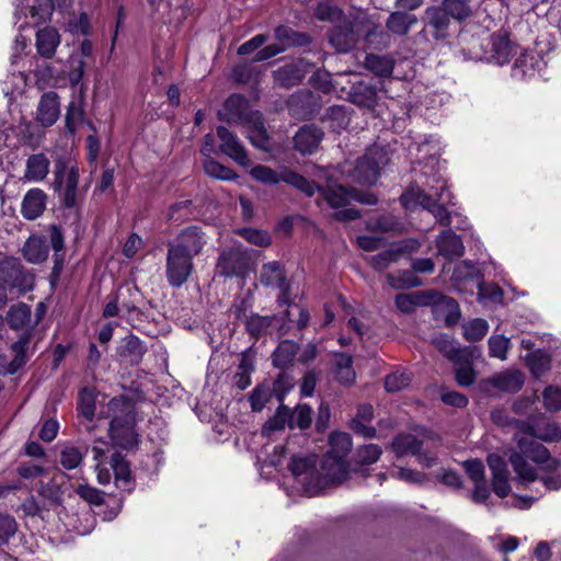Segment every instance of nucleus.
<instances>
[{
  "label": "nucleus",
  "instance_id": "obj_10",
  "mask_svg": "<svg viewBox=\"0 0 561 561\" xmlns=\"http://www.w3.org/2000/svg\"><path fill=\"white\" fill-rule=\"evenodd\" d=\"M32 277L25 272L18 259L7 257L0 261V282L21 291L31 289Z\"/></svg>",
  "mask_w": 561,
  "mask_h": 561
},
{
  "label": "nucleus",
  "instance_id": "obj_51",
  "mask_svg": "<svg viewBox=\"0 0 561 561\" xmlns=\"http://www.w3.org/2000/svg\"><path fill=\"white\" fill-rule=\"evenodd\" d=\"M481 357V350L477 346H465L461 347L459 344L454 350L453 354L448 358L458 367L473 364L476 359Z\"/></svg>",
  "mask_w": 561,
  "mask_h": 561
},
{
  "label": "nucleus",
  "instance_id": "obj_35",
  "mask_svg": "<svg viewBox=\"0 0 561 561\" xmlns=\"http://www.w3.org/2000/svg\"><path fill=\"white\" fill-rule=\"evenodd\" d=\"M49 248L45 237L31 236L24 243L23 256L32 264H39L47 260Z\"/></svg>",
  "mask_w": 561,
  "mask_h": 561
},
{
  "label": "nucleus",
  "instance_id": "obj_42",
  "mask_svg": "<svg viewBox=\"0 0 561 561\" xmlns=\"http://www.w3.org/2000/svg\"><path fill=\"white\" fill-rule=\"evenodd\" d=\"M299 345L291 340L282 341L273 353V365L277 368H286L293 364L298 354Z\"/></svg>",
  "mask_w": 561,
  "mask_h": 561
},
{
  "label": "nucleus",
  "instance_id": "obj_56",
  "mask_svg": "<svg viewBox=\"0 0 561 561\" xmlns=\"http://www.w3.org/2000/svg\"><path fill=\"white\" fill-rule=\"evenodd\" d=\"M411 374L407 370H396L385 378V388L388 392L405 389L411 383Z\"/></svg>",
  "mask_w": 561,
  "mask_h": 561
},
{
  "label": "nucleus",
  "instance_id": "obj_41",
  "mask_svg": "<svg viewBox=\"0 0 561 561\" xmlns=\"http://www.w3.org/2000/svg\"><path fill=\"white\" fill-rule=\"evenodd\" d=\"M275 38L278 41L277 46H283L284 51L293 46H306L311 38L306 33L296 32L293 28L279 25L274 31Z\"/></svg>",
  "mask_w": 561,
  "mask_h": 561
},
{
  "label": "nucleus",
  "instance_id": "obj_55",
  "mask_svg": "<svg viewBox=\"0 0 561 561\" xmlns=\"http://www.w3.org/2000/svg\"><path fill=\"white\" fill-rule=\"evenodd\" d=\"M78 410L84 419L91 421L95 414V394L89 388H83L79 393Z\"/></svg>",
  "mask_w": 561,
  "mask_h": 561
},
{
  "label": "nucleus",
  "instance_id": "obj_7",
  "mask_svg": "<svg viewBox=\"0 0 561 561\" xmlns=\"http://www.w3.org/2000/svg\"><path fill=\"white\" fill-rule=\"evenodd\" d=\"M192 256L168 248L165 261V277L171 287L184 285L194 271Z\"/></svg>",
  "mask_w": 561,
  "mask_h": 561
},
{
  "label": "nucleus",
  "instance_id": "obj_31",
  "mask_svg": "<svg viewBox=\"0 0 561 561\" xmlns=\"http://www.w3.org/2000/svg\"><path fill=\"white\" fill-rule=\"evenodd\" d=\"M146 352V345L135 335L125 337L117 348L119 357L129 365H138Z\"/></svg>",
  "mask_w": 561,
  "mask_h": 561
},
{
  "label": "nucleus",
  "instance_id": "obj_61",
  "mask_svg": "<svg viewBox=\"0 0 561 561\" xmlns=\"http://www.w3.org/2000/svg\"><path fill=\"white\" fill-rule=\"evenodd\" d=\"M19 525L15 518L9 514L0 512V546L7 545L16 534Z\"/></svg>",
  "mask_w": 561,
  "mask_h": 561
},
{
  "label": "nucleus",
  "instance_id": "obj_4",
  "mask_svg": "<svg viewBox=\"0 0 561 561\" xmlns=\"http://www.w3.org/2000/svg\"><path fill=\"white\" fill-rule=\"evenodd\" d=\"M389 162L387 152L380 148L369 149L357 159L351 171V178L363 185H373L379 178L380 170Z\"/></svg>",
  "mask_w": 561,
  "mask_h": 561
},
{
  "label": "nucleus",
  "instance_id": "obj_32",
  "mask_svg": "<svg viewBox=\"0 0 561 561\" xmlns=\"http://www.w3.org/2000/svg\"><path fill=\"white\" fill-rule=\"evenodd\" d=\"M417 22L419 19L415 14L405 11H394L389 14L386 27L389 34L405 36Z\"/></svg>",
  "mask_w": 561,
  "mask_h": 561
},
{
  "label": "nucleus",
  "instance_id": "obj_11",
  "mask_svg": "<svg viewBox=\"0 0 561 561\" xmlns=\"http://www.w3.org/2000/svg\"><path fill=\"white\" fill-rule=\"evenodd\" d=\"M486 57L485 61L493 62L499 66L507 64L516 54L514 45L511 43L505 32H496L486 38Z\"/></svg>",
  "mask_w": 561,
  "mask_h": 561
},
{
  "label": "nucleus",
  "instance_id": "obj_30",
  "mask_svg": "<svg viewBox=\"0 0 561 561\" xmlns=\"http://www.w3.org/2000/svg\"><path fill=\"white\" fill-rule=\"evenodd\" d=\"M237 318L244 322L247 332L254 339H259L272 327L274 316H261L255 312L247 314L245 311H238Z\"/></svg>",
  "mask_w": 561,
  "mask_h": 561
},
{
  "label": "nucleus",
  "instance_id": "obj_28",
  "mask_svg": "<svg viewBox=\"0 0 561 561\" xmlns=\"http://www.w3.org/2000/svg\"><path fill=\"white\" fill-rule=\"evenodd\" d=\"M30 332H23L19 339L12 343L10 350L13 353V358L10 363H5V373L9 375L15 374L20 370L28 360L27 351L31 343Z\"/></svg>",
  "mask_w": 561,
  "mask_h": 561
},
{
  "label": "nucleus",
  "instance_id": "obj_59",
  "mask_svg": "<svg viewBox=\"0 0 561 561\" xmlns=\"http://www.w3.org/2000/svg\"><path fill=\"white\" fill-rule=\"evenodd\" d=\"M489 355L491 357L499 358L501 360H505L507 356V351L511 346L510 339L504 335H492L489 341Z\"/></svg>",
  "mask_w": 561,
  "mask_h": 561
},
{
  "label": "nucleus",
  "instance_id": "obj_64",
  "mask_svg": "<svg viewBox=\"0 0 561 561\" xmlns=\"http://www.w3.org/2000/svg\"><path fill=\"white\" fill-rule=\"evenodd\" d=\"M238 234L244 238L248 242L259 247H268L272 242L270 234L264 230L242 228L238 230Z\"/></svg>",
  "mask_w": 561,
  "mask_h": 561
},
{
  "label": "nucleus",
  "instance_id": "obj_1",
  "mask_svg": "<svg viewBox=\"0 0 561 561\" xmlns=\"http://www.w3.org/2000/svg\"><path fill=\"white\" fill-rule=\"evenodd\" d=\"M516 432L513 434L518 451L513 450L508 455V460L522 483H530L537 480V470L530 466L526 459L529 458L536 463H546V469L556 470L560 461L551 458L547 447L542 442L561 440V428L553 422L545 419H529L528 421H515Z\"/></svg>",
  "mask_w": 561,
  "mask_h": 561
},
{
  "label": "nucleus",
  "instance_id": "obj_44",
  "mask_svg": "<svg viewBox=\"0 0 561 561\" xmlns=\"http://www.w3.org/2000/svg\"><path fill=\"white\" fill-rule=\"evenodd\" d=\"M322 119L329 123V128L332 131L340 133L350 125L351 116L345 106L333 105L325 111Z\"/></svg>",
  "mask_w": 561,
  "mask_h": 561
},
{
  "label": "nucleus",
  "instance_id": "obj_54",
  "mask_svg": "<svg viewBox=\"0 0 561 561\" xmlns=\"http://www.w3.org/2000/svg\"><path fill=\"white\" fill-rule=\"evenodd\" d=\"M463 336L469 342L482 340L489 330V324L484 319H473L463 324Z\"/></svg>",
  "mask_w": 561,
  "mask_h": 561
},
{
  "label": "nucleus",
  "instance_id": "obj_15",
  "mask_svg": "<svg viewBox=\"0 0 561 561\" xmlns=\"http://www.w3.org/2000/svg\"><path fill=\"white\" fill-rule=\"evenodd\" d=\"M249 112V102L241 94L230 95L225 104L224 112H219V118L227 123L247 124L252 119V114Z\"/></svg>",
  "mask_w": 561,
  "mask_h": 561
},
{
  "label": "nucleus",
  "instance_id": "obj_49",
  "mask_svg": "<svg viewBox=\"0 0 561 561\" xmlns=\"http://www.w3.org/2000/svg\"><path fill=\"white\" fill-rule=\"evenodd\" d=\"M290 423V409L280 402V405L276 410V413L271 417L263 426V434L270 435L272 432L284 430L286 426L289 427Z\"/></svg>",
  "mask_w": 561,
  "mask_h": 561
},
{
  "label": "nucleus",
  "instance_id": "obj_45",
  "mask_svg": "<svg viewBox=\"0 0 561 561\" xmlns=\"http://www.w3.org/2000/svg\"><path fill=\"white\" fill-rule=\"evenodd\" d=\"M364 66L379 77H390L393 71L394 60L390 56L367 54Z\"/></svg>",
  "mask_w": 561,
  "mask_h": 561
},
{
  "label": "nucleus",
  "instance_id": "obj_50",
  "mask_svg": "<svg viewBox=\"0 0 561 561\" xmlns=\"http://www.w3.org/2000/svg\"><path fill=\"white\" fill-rule=\"evenodd\" d=\"M329 443L330 449L327 454H332L341 458H345L352 448L351 436L342 432L331 434Z\"/></svg>",
  "mask_w": 561,
  "mask_h": 561
},
{
  "label": "nucleus",
  "instance_id": "obj_46",
  "mask_svg": "<svg viewBox=\"0 0 561 561\" xmlns=\"http://www.w3.org/2000/svg\"><path fill=\"white\" fill-rule=\"evenodd\" d=\"M334 374L337 381L342 385L350 386L355 381V371L353 369V358L345 353L336 354Z\"/></svg>",
  "mask_w": 561,
  "mask_h": 561
},
{
  "label": "nucleus",
  "instance_id": "obj_37",
  "mask_svg": "<svg viewBox=\"0 0 561 561\" xmlns=\"http://www.w3.org/2000/svg\"><path fill=\"white\" fill-rule=\"evenodd\" d=\"M111 468L115 477V484L118 489L130 491L131 489V472L129 462L124 458L121 453H114L111 456Z\"/></svg>",
  "mask_w": 561,
  "mask_h": 561
},
{
  "label": "nucleus",
  "instance_id": "obj_9",
  "mask_svg": "<svg viewBox=\"0 0 561 561\" xmlns=\"http://www.w3.org/2000/svg\"><path fill=\"white\" fill-rule=\"evenodd\" d=\"M249 257L239 245L224 251L216 265L217 273L225 277L241 276L248 270Z\"/></svg>",
  "mask_w": 561,
  "mask_h": 561
},
{
  "label": "nucleus",
  "instance_id": "obj_38",
  "mask_svg": "<svg viewBox=\"0 0 561 561\" xmlns=\"http://www.w3.org/2000/svg\"><path fill=\"white\" fill-rule=\"evenodd\" d=\"M422 446L423 442L414 435L410 433H400L394 436L390 447L396 456L400 458L409 454L413 456L419 455Z\"/></svg>",
  "mask_w": 561,
  "mask_h": 561
},
{
  "label": "nucleus",
  "instance_id": "obj_47",
  "mask_svg": "<svg viewBox=\"0 0 561 561\" xmlns=\"http://www.w3.org/2000/svg\"><path fill=\"white\" fill-rule=\"evenodd\" d=\"M471 0H443L439 5L450 20L463 21L471 15Z\"/></svg>",
  "mask_w": 561,
  "mask_h": 561
},
{
  "label": "nucleus",
  "instance_id": "obj_57",
  "mask_svg": "<svg viewBox=\"0 0 561 561\" xmlns=\"http://www.w3.org/2000/svg\"><path fill=\"white\" fill-rule=\"evenodd\" d=\"M116 298L122 311L130 313L137 309V302L139 300V291L136 287L121 288Z\"/></svg>",
  "mask_w": 561,
  "mask_h": 561
},
{
  "label": "nucleus",
  "instance_id": "obj_18",
  "mask_svg": "<svg viewBox=\"0 0 561 561\" xmlns=\"http://www.w3.org/2000/svg\"><path fill=\"white\" fill-rule=\"evenodd\" d=\"M319 474L324 485L343 482L348 474L345 458L325 454L321 460Z\"/></svg>",
  "mask_w": 561,
  "mask_h": 561
},
{
  "label": "nucleus",
  "instance_id": "obj_39",
  "mask_svg": "<svg viewBox=\"0 0 561 561\" xmlns=\"http://www.w3.org/2000/svg\"><path fill=\"white\" fill-rule=\"evenodd\" d=\"M482 274L480 273L479 268L470 261H461L458 264H456L451 279L456 283H472L474 284L480 290L482 288Z\"/></svg>",
  "mask_w": 561,
  "mask_h": 561
},
{
  "label": "nucleus",
  "instance_id": "obj_26",
  "mask_svg": "<svg viewBox=\"0 0 561 561\" xmlns=\"http://www.w3.org/2000/svg\"><path fill=\"white\" fill-rule=\"evenodd\" d=\"M47 195L39 188L30 190L22 202L21 213L27 220L38 218L46 208Z\"/></svg>",
  "mask_w": 561,
  "mask_h": 561
},
{
  "label": "nucleus",
  "instance_id": "obj_17",
  "mask_svg": "<svg viewBox=\"0 0 561 561\" xmlns=\"http://www.w3.org/2000/svg\"><path fill=\"white\" fill-rule=\"evenodd\" d=\"M3 322L13 331L30 332L33 335L37 321L32 319V309L24 302L12 305L7 311Z\"/></svg>",
  "mask_w": 561,
  "mask_h": 561
},
{
  "label": "nucleus",
  "instance_id": "obj_53",
  "mask_svg": "<svg viewBox=\"0 0 561 561\" xmlns=\"http://www.w3.org/2000/svg\"><path fill=\"white\" fill-rule=\"evenodd\" d=\"M312 410L308 404H298L294 411L290 410L289 428L298 427L307 430L311 425Z\"/></svg>",
  "mask_w": 561,
  "mask_h": 561
},
{
  "label": "nucleus",
  "instance_id": "obj_27",
  "mask_svg": "<svg viewBox=\"0 0 561 561\" xmlns=\"http://www.w3.org/2000/svg\"><path fill=\"white\" fill-rule=\"evenodd\" d=\"M458 43L465 58L471 60H485L486 57V38L481 39L478 36L462 32L458 36Z\"/></svg>",
  "mask_w": 561,
  "mask_h": 561
},
{
  "label": "nucleus",
  "instance_id": "obj_6",
  "mask_svg": "<svg viewBox=\"0 0 561 561\" xmlns=\"http://www.w3.org/2000/svg\"><path fill=\"white\" fill-rule=\"evenodd\" d=\"M54 187L62 192V205L66 208H75L78 206V183H79V169L76 165L67 169L62 160H58L55 164L54 171Z\"/></svg>",
  "mask_w": 561,
  "mask_h": 561
},
{
  "label": "nucleus",
  "instance_id": "obj_40",
  "mask_svg": "<svg viewBox=\"0 0 561 561\" xmlns=\"http://www.w3.org/2000/svg\"><path fill=\"white\" fill-rule=\"evenodd\" d=\"M50 162L44 153L32 154L26 160L24 178L28 181H43L49 172Z\"/></svg>",
  "mask_w": 561,
  "mask_h": 561
},
{
  "label": "nucleus",
  "instance_id": "obj_12",
  "mask_svg": "<svg viewBox=\"0 0 561 561\" xmlns=\"http://www.w3.org/2000/svg\"><path fill=\"white\" fill-rule=\"evenodd\" d=\"M357 30L366 46L373 49H383L390 45V34L367 15L357 18Z\"/></svg>",
  "mask_w": 561,
  "mask_h": 561
},
{
  "label": "nucleus",
  "instance_id": "obj_3",
  "mask_svg": "<svg viewBox=\"0 0 561 561\" xmlns=\"http://www.w3.org/2000/svg\"><path fill=\"white\" fill-rule=\"evenodd\" d=\"M250 174L255 181L266 185H276L284 182L308 197L313 196L316 191L319 190L316 182L309 181L304 175L285 167L276 171L266 165L259 164L251 169Z\"/></svg>",
  "mask_w": 561,
  "mask_h": 561
},
{
  "label": "nucleus",
  "instance_id": "obj_14",
  "mask_svg": "<svg viewBox=\"0 0 561 561\" xmlns=\"http://www.w3.org/2000/svg\"><path fill=\"white\" fill-rule=\"evenodd\" d=\"M219 150L242 167L250 165V159L239 138L225 126L217 127Z\"/></svg>",
  "mask_w": 561,
  "mask_h": 561
},
{
  "label": "nucleus",
  "instance_id": "obj_33",
  "mask_svg": "<svg viewBox=\"0 0 561 561\" xmlns=\"http://www.w3.org/2000/svg\"><path fill=\"white\" fill-rule=\"evenodd\" d=\"M348 99L359 107L373 108L377 104V90L374 85L359 81L352 84Z\"/></svg>",
  "mask_w": 561,
  "mask_h": 561
},
{
  "label": "nucleus",
  "instance_id": "obj_23",
  "mask_svg": "<svg viewBox=\"0 0 561 561\" xmlns=\"http://www.w3.org/2000/svg\"><path fill=\"white\" fill-rule=\"evenodd\" d=\"M306 75L305 64L296 61L286 64L273 72L274 82L284 88H291L301 82Z\"/></svg>",
  "mask_w": 561,
  "mask_h": 561
},
{
  "label": "nucleus",
  "instance_id": "obj_29",
  "mask_svg": "<svg viewBox=\"0 0 561 561\" xmlns=\"http://www.w3.org/2000/svg\"><path fill=\"white\" fill-rule=\"evenodd\" d=\"M316 185L319 187L316 193H321L332 208L344 207L352 201V192L344 185L333 182H328L325 186H321L317 183Z\"/></svg>",
  "mask_w": 561,
  "mask_h": 561
},
{
  "label": "nucleus",
  "instance_id": "obj_13",
  "mask_svg": "<svg viewBox=\"0 0 561 561\" xmlns=\"http://www.w3.org/2000/svg\"><path fill=\"white\" fill-rule=\"evenodd\" d=\"M360 37L357 30V18L354 22L344 20L336 24L330 32L329 38L332 46L340 53H347L355 47Z\"/></svg>",
  "mask_w": 561,
  "mask_h": 561
},
{
  "label": "nucleus",
  "instance_id": "obj_36",
  "mask_svg": "<svg viewBox=\"0 0 561 561\" xmlns=\"http://www.w3.org/2000/svg\"><path fill=\"white\" fill-rule=\"evenodd\" d=\"M249 125V136L251 144L256 148L268 151L271 148L270 137L264 126V121L260 112H255L252 114V119Z\"/></svg>",
  "mask_w": 561,
  "mask_h": 561
},
{
  "label": "nucleus",
  "instance_id": "obj_16",
  "mask_svg": "<svg viewBox=\"0 0 561 561\" xmlns=\"http://www.w3.org/2000/svg\"><path fill=\"white\" fill-rule=\"evenodd\" d=\"M486 462L492 473V489L494 493L499 497H506L512 489L508 482L510 471L504 458L497 454H490Z\"/></svg>",
  "mask_w": 561,
  "mask_h": 561
},
{
  "label": "nucleus",
  "instance_id": "obj_34",
  "mask_svg": "<svg viewBox=\"0 0 561 561\" xmlns=\"http://www.w3.org/2000/svg\"><path fill=\"white\" fill-rule=\"evenodd\" d=\"M259 280L264 287L279 288L287 284L286 272L279 262L272 261L262 265Z\"/></svg>",
  "mask_w": 561,
  "mask_h": 561
},
{
  "label": "nucleus",
  "instance_id": "obj_21",
  "mask_svg": "<svg viewBox=\"0 0 561 561\" xmlns=\"http://www.w3.org/2000/svg\"><path fill=\"white\" fill-rule=\"evenodd\" d=\"M60 34L51 26H45L36 32L35 47L38 56L51 59L60 45Z\"/></svg>",
  "mask_w": 561,
  "mask_h": 561
},
{
  "label": "nucleus",
  "instance_id": "obj_62",
  "mask_svg": "<svg viewBox=\"0 0 561 561\" xmlns=\"http://www.w3.org/2000/svg\"><path fill=\"white\" fill-rule=\"evenodd\" d=\"M401 250H393L392 247L386 251H382L369 259L370 265L376 271H382L387 268L391 263L397 262L400 257Z\"/></svg>",
  "mask_w": 561,
  "mask_h": 561
},
{
  "label": "nucleus",
  "instance_id": "obj_5",
  "mask_svg": "<svg viewBox=\"0 0 561 561\" xmlns=\"http://www.w3.org/2000/svg\"><path fill=\"white\" fill-rule=\"evenodd\" d=\"M421 21L424 26L415 35V42L430 43L427 30L431 31V35L436 42L444 41L449 36L451 20L439 4L427 7L424 10Z\"/></svg>",
  "mask_w": 561,
  "mask_h": 561
},
{
  "label": "nucleus",
  "instance_id": "obj_20",
  "mask_svg": "<svg viewBox=\"0 0 561 561\" xmlns=\"http://www.w3.org/2000/svg\"><path fill=\"white\" fill-rule=\"evenodd\" d=\"M437 253L448 261L460 257L465 253V245L460 236L451 228L444 229L436 238Z\"/></svg>",
  "mask_w": 561,
  "mask_h": 561
},
{
  "label": "nucleus",
  "instance_id": "obj_63",
  "mask_svg": "<svg viewBox=\"0 0 561 561\" xmlns=\"http://www.w3.org/2000/svg\"><path fill=\"white\" fill-rule=\"evenodd\" d=\"M83 459L82 453L75 446H66L60 451L59 462L66 470L77 468Z\"/></svg>",
  "mask_w": 561,
  "mask_h": 561
},
{
  "label": "nucleus",
  "instance_id": "obj_60",
  "mask_svg": "<svg viewBox=\"0 0 561 561\" xmlns=\"http://www.w3.org/2000/svg\"><path fill=\"white\" fill-rule=\"evenodd\" d=\"M382 449L377 444H367L356 450V461L359 465H371L378 461Z\"/></svg>",
  "mask_w": 561,
  "mask_h": 561
},
{
  "label": "nucleus",
  "instance_id": "obj_48",
  "mask_svg": "<svg viewBox=\"0 0 561 561\" xmlns=\"http://www.w3.org/2000/svg\"><path fill=\"white\" fill-rule=\"evenodd\" d=\"M37 493L46 500L50 506H60L64 503L62 486L60 483L56 482L55 478L47 483L41 482L37 488Z\"/></svg>",
  "mask_w": 561,
  "mask_h": 561
},
{
  "label": "nucleus",
  "instance_id": "obj_58",
  "mask_svg": "<svg viewBox=\"0 0 561 561\" xmlns=\"http://www.w3.org/2000/svg\"><path fill=\"white\" fill-rule=\"evenodd\" d=\"M273 391L267 385L256 386L250 397L251 409L254 412H260L264 409L265 404L272 398Z\"/></svg>",
  "mask_w": 561,
  "mask_h": 561
},
{
  "label": "nucleus",
  "instance_id": "obj_25",
  "mask_svg": "<svg viewBox=\"0 0 561 561\" xmlns=\"http://www.w3.org/2000/svg\"><path fill=\"white\" fill-rule=\"evenodd\" d=\"M524 381L523 373L515 369H506L488 379V382L494 388L511 393L519 391Z\"/></svg>",
  "mask_w": 561,
  "mask_h": 561
},
{
  "label": "nucleus",
  "instance_id": "obj_24",
  "mask_svg": "<svg viewBox=\"0 0 561 561\" xmlns=\"http://www.w3.org/2000/svg\"><path fill=\"white\" fill-rule=\"evenodd\" d=\"M59 96L56 92L44 93L37 107V121L43 126H51L59 117Z\"/></svg>",
  "mask_w": 561,
  "mask_h": 561
},
{
  "label": "nucleus",
  "instance_id": "obj_2",
  "mask_svg": "<svg viewBox=\"0 0 561 561\" xmlns=\"http://www.w3.org/2000/svg\"><path fill=\"white\" fill-rule=\"evenodd\" d=\"M111 414L110 437L112 442L124 449H131L138 445V435L135 432V404L125 396L115 397L108 402Z\"/></svg>",
  "mask_w": 561,
  "mask_h": 561
},
{
  "label": "nucleus",
  "instance_id": "obj_52",
  "mask_svg": "<svg viewBox=\"0 0 561 561\" xmlns=\"http://www.w3.org/2000/svg\"><path fill=\"white\" fill-rule=\"evenodd\" d=\"M204 171L208 176L221 181H232L238 178L237 173L232 169L220 164L213 158L205 159Z\"/></svg>",
  "mask_w": 561,
  "mask_h": 561
},
{
  "label": "nucleus",
  "instance_id": "obj_43",
  "mask_svg": "<svg viewBox=\"0 0 561 561\" xmlns=\"http://www.w3.org/2000/svg\"><path fill=\"white\" fill-rule=\"evenodd\" d=\"M49 241H50V245L54 250L53 273L58 276L62 270L64 261H65V259H64L65 238H64V233H62L61 229L56 225H51L49 227Z\"/></svg>",
  "mask_w": 561,
  "mask_h": 561
},
{
  "label": "nucleus",
  "instance_id": "obj_8",
  "mask_svg": "<svg viewBox=\"0 0 561 561\" xmlns=\"http://www.w3.org/2000/svg\"><path fill=\"white\" fill-rule=\"evenodd\" d=\"M207 243L205 232L199 226H188L180 231L173 241L168 242V248L187 254L192 257L197 256Z\"/></svg>",
  "mask_w": 561,
  "mask_h": 561
},
{
  "label": "nucleus",
  "instance_id": "obj_22",
  "mask_svg": "<svg viewBox=\"0 0 561 561\" xmlns=\"http://www.w3.org/2000/svg\"><path fill=\"white\" fill-rule=\"evenodd\" d=\"M445 190V183L442 184L439 191L436 190L435 192H432L431 190L428 193H426L421 190H412L402 194L401 202L405 207H411L412 204H415L422 206L424 209L431 213L433 208L438 204V201L443 198V192Z\"/></svg>",
  "mask_w": 561,
  "mask_h": 561
},
{
  "label": "nucleus",
  "instance_id": "obj_19",
  "mask_svg": "<svg viewBox=\"0 0 561 561\" xmlns=\"http://www.w3.org/2000/svg\"><path fill=\"white\" fill-rule=\"evenodd\" d=\"M324 133L313 124L304 125L294 136L295 149L302 154H312L323 140Z\"/></svg>",
  "mask_w": 561,
  "mask_h": 561
}]
</instances>
